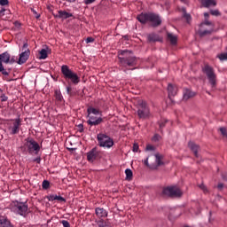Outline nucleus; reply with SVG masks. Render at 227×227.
<instances>
[{
	"instance_id": "nucleus-1",
	"label": "nucleus",
	"mask_w": 227,
	"mask_h": 227,
	"mask_svg": "<svg viewBox=\"0 0 227 227\" xmlns=\"http://www.w3.org/2000/svg\"><path fill=\"white\" fill-rule=\"evenodd\" d=\"M119 63L121 68L125 72L126 70H130L132 67H136V63H137V59L132 56V51L129 50H124L120 51Z\"/></svg>"
},
{
	"instance_id": "nucleus-2",
	"label": "nucleus",
	"mask_w": 227,
	"mask_h": 227,
	"mask_svg": "<svg viewBox=\"0 0 227 227\" xmlns=\"http://www.w3.org/2000/svg\"><path fill=\"white\" fill-rule=\"evenodd\" d=\"M61 74L67 82H71L72 84L77 85L81 82V77L77 74V73L72 71L70 67L67 65L61 66Z\"/></svg>"
},
{
	"instance_id": "nucleus-3",
	"label": "nucleus",
	"mask_w": 227,
	"mask_h": 227,
	"mask_svg": "<svg viewBox=\"0 0 227 227\" xmlns=\"http://www.w3.org/2000/svg\"><path fill=\"white\" fill-rule=\"evenodd\" d=\"M28 155H38L40 153L41 146L35 138L27 137L25 139L24 145L22 147Z\"/></svg>"
},
{
	"instance_id": "nucleus-4",
	"label": "nucleus",
	"mask_w": 227,
	"mask_h": 227,
	"mask_svg": "<svg viewBox=\"0 0 227 227\" xmlns=\"http://www.w3.org/2000/svg\"><path fill=\"white\" fill-rule=\"evenodd\" d=\"M145 166H148L150 169H157L159 166H163L162 155L160 153L153 154L147 157L145 160Z\"/></svg>"
},
{
	"instance_id": "nucleus-5",
	"label": "nucleus",
	"mask_w": 227,
	"mask_h": 227,
	"mask_svg": "<svg viewBox=\"0 0 227 227\" xmlns=\"http://www.w3.org/2000/svg\"><path fill=\"white\" fill-rule=\"evenodd\" d=\"M29 207H27V204L26 202H19L14 201L11 204V210L12 212H14V214H18V215H22L23 217H26L27 215V210Z\"/></svg>"
},
{
	"instance_id": "nucleus-6",
	"label": "nucleus",
	"mask_w": 227,
	"mask_h": 227,
	"mask_svg": "<svg viewBox=\"0 0 227 227\" xmlns=\"http://www.w3.org/2000/svg\"><path fill=\"white\" fill-rule=\"evenodd\" d=\"M97 140L101 148H113L114 146V141L106 133H98Z\"/></svg>"
},
{
	"instance_id": "nucleus-7",
	"label": "nucleus",
	"mask_w": 227,
	"mask_h": 227,
	"mask_svg": "<svg viewBox=\"0 0 227 227\" xmlns=\"http://www.w3.org/2000/svg\"><path fill=\"white\" fill-rule=\"evenodd\" d=\"M203 72L206 74L211 88L213 90L215 89L217 86V74H215L214 68L210 66H205L203 67Z\"/></svg>"
},
{
	"instance_id": "nucleus-8",
	"label": "nucleus",
	"mask_w": 227,
	"mask_h": 227,
	"mask_svg": "<svg viewBox=\"0 0 227 227\" xmlns=\"http://www.w3.org/2000/svg\"><path fill=\"white\" fill-rule=\"evenodd\" d=\"M20 127H22V120L20 118L11 120V122L8 123V130L11 136L19 134L20 132Z\"/></svg>"
},
{
	"instance_id": "nucleus-9",
	"label": "nucleus",
	"mask_w": 227,
	"mask_h": 227,
	"mask_svg": "<svg viewBox=\"0 0 227 227\" xmlns=\"http://www.w3.org/2000/svg\"><path fill=\"white\" fill-rule=\"evenodd\" d=\"M143 19L144 22L145 20L151 22V26L153 27H159V26L162 24V20H160V17L154 13H144Z\"/></svg>"
},
{
	"instance_id": "nucleus-10",
	"label": "nucleus",
	"mask_w": 227,
	"mask_h": 227,
	"mask_svg": "<svg viewBox=\"0 0 227 227\" xmlns=\"http://www.w3.org/2000/svg\"><path fill=\"white\" fill-rule=\"evenodd\" d=\"M162 194L169 198H180L182 191L176 186H168L162 190Z\"/></svg>"
},
{
	"instance_id": "nucleus-11",
	"label": "nucleus",
	"mask_w": 227,
	"mask_h": 227,
	"mask_svg": "<svg viewBox=\"0 0 227 227\" xmlns=\"http://www.w3.org/2000/svg\"><path fill=\"white\" fill-rule=\"evenodd\" d=\"M205 26H212V22L206 20L203 23L200 24V28L199 29V34L200 36H205V35H210L214 31V28L205 29Z\"/></svg>"
},
{
	"instance_id": "nucleus-12",
	"label": "nucleus",
	"mask_w": 227,
	"mask_h": 227,
	"mask_svg": "<svg viewBox=\"0 0 227 227\" xmlns=\"http://www.w3.org/2000/svg\"><path fill=\"white\" fill-rule=\"evenodd\" d=\"M89 120L87 121L88 125L90 127H97V125H100L104 119L102 117H97L95 115H88Z\"/></svg>"
},
{
	"instance_id": "nucleus-13",
	"label": "nucleus",
	"mask_w": 227,
	"mask_h": 227,
	"mask_svg": "<svg viewBox=\"0 0 227 227\" xmlns=\"http://www.w3.org/2000/svg\"><path fill=\"white\" fill-rule=\"evenodd\" d=\"M98 155H100L98 150L97 149V147H94L91 149V151L87 153V160L89 162H94V160H97V159L98 158Z\"/></svg>"
},
{
	"instance_id": "nucleus-14",
	"label": "nucleus",
	"mask_w": 227,
	"mask_h": 227,
	"mask_svg": "<svg viewBox=\"0 0 227 227\" xmlns=\"http://www.w3.org/2000/svg\"><path fill=\"white\" fill-rule=\"evenodd\" d=\"M30 54L31 51H29V49H27L25 51L21 52L18 59V65H24V63L29 59Z\"/></svg>"
},
{
	"instance_id": "nucleus-15",
	"label": "nucleus",
	"mask_w": 227,
	"mask_h": 227,
	"mask_svg": "<svg viewBox=\"0 0 227 227\" xmlns=\"http://www.w3.org/2000/svg\"><path fill=\"white\" fill-rule=\"evenodd\" d=\"M12 17V11L10 9H5L2 7L0 10V18L2 20H8Z\"/></svg>"
},
{
	"instance_id": "nucleus-16",
	"label": "nucleus",
	"mask_w": 227,
	"mask_h": 227,
	"mask_svg": "<svg viewBox=\"0 0 227 227\" xmlns=\"http://www.w3.org/2000/svg\"><path fill=\"white\" fill-rule=\"evenodd\" d=\"M95 214L98 219H104L108 215L107 210H106L104 207H96Z\"/></svg>"
},
{
	"instance_id": "nucleus-17",
	"label": "nucleus",
	"mask_w": 227,
	"mask_h": 227,
	"mask_svg": "<svg viewBox=\"0 0 227 227\" xmlns=\"http://www.w3.org/2000/svg\"><path fill=\"white\" fill-rule=\"evenodd\" d=\"M95 223L98 227H111V223L109 220H104V218L96 219Z\"/></svg>"
},
{
	"instance_id": "nucleus-18",
	"label": "nucleus",
	"mask_w": 227,
	"mask_h": 227,
	"mask_svg": "<svg viewBox=\"0 0 227 227\" xmlns=\"http://www.w3.org/2000/svg\"><path fill=\"white\" fill-rule=\"evenodd\" d=\"M143 119L146 120L149 118H152V113H150V107H148V105L146 104V102L143 103Z\"/></svg>"
},
{
	"instance_id": "nucleus-19",
	"label": "nucleus",
	"mask_w": 227,
	"mask_h": 227,
	"mask_svg": "<svg viewBox=\"0 0 227 227\" xmlns=\"http://www.w3.org/2000/svg\"><path fill=\"white\" fill-rule=\"evenodd\" d=\"M204 8H212L217 6V2L215 0H200Z\"/></svg>"
},
{
	"instance_id": "nucleus-20",
	"label": "nucleus",
	"mask_w": 227,
	"mask_h": 227,
	"mask_svg": "<svg viewBox=\"0 0 227 227\" xmlns=\"http://www.w3.org/2000/svg\"><path fill=\"white\" fill-rule=\"evenodd\" d=\"M88 115L94 114L95 116H102V111L99 108H95L93 106H89L87 109Z\"/></svg>"
},
{
	"instance_id": "nucleus-21",
	"label": "nucleus",
	"mask_w": 227,
	"mask_h": 227,
	"mask_svg": "<svg viewBox=\"0 0 227 227\" xmlns=\"http://www.w3.org/2000/svg\"><path fill=\"white\" fill-rule=\"evenodd\" d=\"M58 19H70V17H74V14L67 12V11H59L58 14L55 16Z\"/></svg>"
},
{
	"instance_id": "nucleus-22",
	"label": "nucleus",
	"mask_w": 227,
	"mask_h": 227,
	"mask_svg": "<svg viewBox=\"0 0 227 227\" xmlns=\"http://www.w3.org/2000/svg\"><path fill=\"white\" fill-rule=\"evenodd\" d=\"M10 58H11V55L9 54L8 51H5V52L0 54V63H1V65H3V63H5V65H9Z\"/></svg>"
},
{
	"instance_id": "nucleus-23",
	"label": "nucleus",
	"mask_w": 227,
	"mask_h": 227,
	"mask_svg": "<svg viewBox=\"0 0 227 227\" xmlns=\"http://www.w3.org/2000/svg\"><path fill=\"white\" fill-rule=\"evenodd\" d=\"M188 146L192 152H193L195 157H200V154H198V152H200V145H196L194 142H189Z\"/></svg>"
},
{
	"instance_id": "nucleus-24",
	"label": "nucleus",
	"mask_w": 227,
	"mask_h": 227,
	"mask_svg": "<svg viewBox=\"0 0 227 227\" xmlns=\"http://www.w3.org/2000/svg\"><path fill=\"white\" fill-rule=\"evenodd\" d=\"M0 227H13V225L7 217L0 216Z\"/></svg>"
},
{
	"instance_id": "nucleus-25",
	"label": "nucleus",
	"mask_w": 227,
	"mask_h": 227,
	"mask_svg": "<svg viewBox=\"0 0 227 227\" xmlns=\"http://www.w3.org/2000/svg\"><path fill=\"white\" fill-rule=\"evenodd\" d=\"M168 98H171V97H175V95H176V91H178V89L176 86H173V84L169 83L168 85Z\"/></svg>"
},
{
	"instance_id": "nucleus-26",
	"label": "nucleus",
	"mask_w": 227,
	"mask_h": 227,
	"mask_svg": "<svg viewBox=\"0 0 227 227\" xmlns=\"http://www.w3.org/2000/svg\"><path fill=\"white\" fill-rule=\"evenodd\" d=\"M147 40L148 42H162V38H160L159 35L153 33L147 35Z\"/></svg>"
},
{
	"instance_id": "nucleus-27",
	"label": "nucleus",
	"mask_w": 227,
	"mask_h": 227,
	"mask_svg": "<svg viewBox=\"0 0 227 227\" xmlns=\"http://www.w3.org/2000/svg\"><path fill=\"white\" fill-rule=\"evenodd\" d=\"M167 36H168V40H169V42H170V43H172V45H176V42L178 41V37H176V35H175L171 33H168Z\"/></svg>"
},
{
	"instance_id": "nucleus-28",
	"label": "nucleus",
	"mask_w": 227,
	"mask_h": 227,
	"mask_svg": "<svg viewBox=\"0 0 227 227\" xmlns=\"http://www.w3.org/2000/svg\"><path fill=\"white\" fill-rule=\"evenodd\" d=\"M196 95V93L186 90L184 93V100H189V98H192V97H194Z\"/></svg>"
},
{
	"instance_id": "nucleus-29",
	"label": "nucleus",
	"mask_w": 227,
	"mask_h": 227,
	"mask_svg": "<svg viewBox=\"0 0 227 227\" xmlns=\"http://www.w3.org/2000/svg\"><path fill=\"white\" fill-rule=\"evenodd\" d=\"M39 54H40L39 59H47V58H48L47 50L42 49L39 51Z\"/></svg>"
},
{
	"instance_id": "nucleus-30",
	"label": "nucleus",
	"mask_w": 227,
	"mask_h": 227,
	"mask_svg": "<svg viewBox=\"0 0 227 227\" xmlns=\"http://www.w3.org/2000/svg\"><path fill=\"white\" fill-rule=\"evenodd\" d=\"M125 175H126V180H128V181L132 180L133 173L130 168H127L125 170Z\"/></svg>"
},
{
	"instance_id": "nucleus-31",
	"label": "nucleus",
	"mask_w": 227,
	"mask_h": 227,
	"mask_svg": "<svg viewBox=\"0 0 227 227\" xmlns=\"http://www.w3.org/2000/svg\"><path fill=\"white\" fill-rule=\"evenodd\" d=\"M183 12H184V17L186 20V22H188V24H189L192 18L191 17V14L187 13L185 9H183Z\"/></svg>"
},
{
	"instance_id": "nucleus-32",
	"label": "nucleus",
	"mask_w": 227,
	"mask_h": 227,
	"mask_svg": "<svg viewBox=\"0 0 227 227\" xmlns=\"http://www.w3.org/2000/svg\"><path fill=\"white\" fill-rule=\"evenodd\" d=\"M42 187L44 189V191H47V189L51 188V183L48 180H44L43 181Z\"/></svg>"
},
{
	"instance_id": "nucleus-33",
	"label": "nucleus",
	"mask_w": 227,
	"mask_h": 227,
	"mask_svg": "<svg viewBox=\"0 0 227 227\" xmlns=\"http://www.w3.org/2000/svg\"><path fill=\"white\" fill-rule=\"evenodd\" d=\"M168 120L163 119L159 122V127H160V132H162V129H164L166 127V123H168Z\"/></svg>"
},
{
	"instance_id": "nucleus-34",
	"label": "nucleus",
	"mask_w": 227,
	"mask_h": 227,
	"mask_svg": "<svg viewBox=\"0 0 227 227\" xmlns=\"http://www.w3.org/2000/svg\"><path fill=\"white\" fill-rule=\"evenodd\" d=\"M67 93L69 95V97H75V91L72 90L71 86L67 87Z\"/></svg>"
},
{
	"instance_id": "nucleus-35",
	"label": "nucleus",
	"mask_w": 227,
	"mask_h": 227,
	"mask_svg": "<svg viewBox=\"0 0 227 227\" xmlns=\"http://www.w3.org/2000/svg\"><path fill=\"white\" fill-rule=\"evenodd\" d=\"M55 98H56V100H59V102H61V100H63V96L61 95V91L55 90Z\"/></svg>"
},
{
	"instance_id": "nucleus-36",
	"label": "nucleus",
	"mask_w": 227,
	"mask_h": 227,
	"mask_svg": "<svg viewBox=\"0 0 227 227\" xmlns=\"http://www.w3.org/2000/svg\"><path fill=\"white\" fill-rule=\"evenodd\" d=\"M59 201V203H67V199L59 196V195H55V201Z\"/></svg>"
},
{
	"instance_id": "nucleus-37",
	"label": "nucleus",
	"mask_w": 227,
	"mask_h": 227,
	"mask_svg": "<svg viewBox=\"0 0 227 227\" xmlns=\"http://www.w3.org/2000/svg\"><path fill=\"white\" fill-rule=\"evenodd\" d=\"M15 63H19V60L16 56L9 58V65H13Z\"/></svg>"
},
{
	"instance_id": "nucleus-38",
	"label": "nucleus",
	"mask_w": 227,
	"mask_h": 227,
	"mask_svg": "<svg viewBox=\"0 0 227 227\" xmlns=\"http://www.w3.org/2000/svg\"><path fill=\"white\" fill-rule=\"evenodd\" d=\"M162 137H160V135L159 134H155L153 138L152 141H153V143H159V140L161 139Z\"/></svg>"
},
{
	"instance_id": "nucleus-39",
	"label": "nucleus",
	"mask_w": 227,
	"mask_h": 227,
	"mask_svg": "<svg viewBox=\"0 0 227 227\" xmlns=\"http://www.w3.org/2000/svg\"><path fill=\"white\" fill-rule=\"evenodd\" d=\"M218 58L221 61H225V59H227V53H221L218 55Z\"/></svg>"
},
{
	"instance_id": "nucleus-40",
	"label": "nucleus",
	"mask_w": 227,
	"mask_h": 227,
	"mask_svg": "<svg viewBox=\"0 0 227 227\" xmlns=\"http://www.w3.org/2000/svg\"><path fill=\"white\" fill-rule=\"evenodd\" d=\"M220 132H221L222 136H223V137H227V129H226V128H224V127L220 128Z\"/></svg>"
},
{
	"instance_id": "nucleus-41",
	"label": "nucleus",
	"mask_w": 227,
	"mask_h": 227,
	"mask_svg": "<svg viewBox=\"0 0 227 227\" xmlns=\"http://www.w3.org/2000/svg\"><path fill=\"white\" fill-rule=\"evenodd\" d=\"M10 4L9 0H0V6H8Z\"/></svg>"
},
{
	"instance_id": "nucleus-42",
	"label": "nucleus",
	"mask_w": 227,
	"mask_h": 227,
	"mask_svg": "<svg viewBox=\"0 0 227 227\" xmlns=\"http://www.w3.org/2000/svg\"><path fill=\"white\" fill-rule=\"evenodd\" d=\"M211 15H214L215 17H219L221 13L219 12V10H211L210 11Z\"/></svg>"
},
{
	"instance_id": "nucleus-43",
	"label": "nucleus",
	"mask_w": 227,
	"mask_h": 227,
	"mask_svg": "<svg viewBox=\"0 0 227 227\" xmlns=\"http://www.w3.org/2000/svg\"><path fill=\"white\" fill-rule=\"evenodd\" d=\"M146 152H154L155 151V146L152 145H148L145 148Z\"/></svg>"
},
{
	"instance_id": "nucleus-44",
	"label": "nucleus",
	"mask_w": 227,
	"mask_h": 227,
	"mask_svg": "<svg viewBox=\"0 0 227 227\" xmlns=\"http://www.w3.org/2000/svg\"><path fill=\"white\" fill-rule=\"evenodd\" d=\"M60 223H61L63 227H71L70 223L67 220H62V221H60Z\"/></svg>"
},
{
	"instance_id": "nucleus-45",
	"label": "nucleus",
	"mask_w": 227,
	"mask_h": 227,
	"mask_svg": "<svg viewBox=\"0 0 227 227\" xmlns=\"http://www.w3.org/2000/svg\"><path fill=\"white\" fill-rule=\"evenodd\" d=\"M200 189L203 191V192H208V190L207 189V186H205L203 184H199Z\"/></svg>"
},
{
	"instance_id": "nucleus-46",
	"label": "nucleus",
	"mask_w": 227,
	"mask_h": 227,
	"mask_svg": "<svg viewBox=\"0 0 227 227\" xmlns=\"http://www.w3.org/2000/svg\"><path fill=\"white\" fill-rule=\"evenodd\" d=\"M97 0H83L84 4H93Z\"/></svg>"
},
{
	"instance_id": "nucleus-47",
	"label": "nucleus",
	"mask_w": 227,
	"mask_h": 227,
	"mask_svg": "<svg viewBox=\"0 0 227 227\" xmlns=\"http://www.w3.org/2000/svg\"><path fill=\"white\" fill-rule=\"evenodd\" d=\"M95 42V38L93 37H87L86 43H93Z\"/></svg>"
},
{
	"instance_id": "nucleus-48",
	"label": "nucleus",
	"mask_w": 227,
	"mask_h": 227,
	"mask_svg": "<svg viewBox=\"0 0 227 227\" xmlns=\"http://www.w3.org/2000/svg\"><path fill=\"white\" fill-rule=\"evenodd\" d=\"M55 198H56V195L51 194V195H49V196L47 197V200H48L49 201H55Z\"/></svg>"
},
{
	"instance_id": "nucleus-49",
	"label": "nucleus",
	"mask_w": 227,
	"mask_h": 227,
	"mask_svg": "<svg viewBox=\"0 0 227 227\" xmlns=\"http://www.w3.org/2000/svg\"><path fill=\"white\" fill-rule=\"evenodd\" d=\"M137 20L139 21L140 24H143V12H141L137 17Z\"/></svg>"
},
{
	"instance_id": "nucleus-50",
	"label": "nucleus",
	"mask_w": 227,
	"mask_h": 227,
	"mask_svg": "<svg viewBox=\"0 0 227 227\" xmlns=\"http://www.w3.org/2000/svg\"><path fill=\"white\" fill-rule=\"evenodd\" d=\"M33 162H36V164H40L42 162V157L38 156L37 158L33 160Z\"/></svg>"
},
{
	"instance_id": "nucleus-51",
	"label": "nucleus",
	"mask_w": 227,
	"mask_h": 227,
	"mask_svg": "<svg viewBox=\"0 0 227 227\" xmlns=\"http://www.w3.org/2000/svg\"><path fill=\"white\" fill-rule=\"evenodd\" d=\"M139 150V145L137 144L133 145V152H138Z\"/></svg>"
},
{
	"instance_id": "nucleus-52",
	"label": "nucleus",
	"mask_w": 227,
	"mask_h": 227,
	"mask_svg": "<svg viewBox=\"0 0 227 227\" xmlns=\"http://www.w3.org/2000/svg\"><path fill=\"white\" fill-rule=\"evenodd\" d=\"M137 114H138V117H139V118H143V110L139 109V110L137 111Z\"/></svg>"
},
{
	"instance_id": "nucleus-53",
	"label": "nucleus",
	"mask_w": 227,
	"mask_h": 227,
	"mask_svg": "<svg viewBox=\"0 0 227 227\" xmlns=\"http://www.w3.org/2000/svg\"><path fill=\"white\" fill-rule=\"evenodd\" d=\"M1 98H2V102H6V100H8V97H6L4 95L2 96Z\"/></svg>"
},
{
	"instance_id": "nucleus-54",
	"label": "nucleus",
	"mask_w": 227,
	"mask_h": 227,
	"mask_svg": "<svg viewBox=\"0 0 227 227\" xmlns=\"http://www.w3.org/2000/svg\"><path fill=\"white\" fill-rule=\"evenodd\" d=\"M223 187H224V184L223 183L218 184V185H217L218 189L221 190V189H223Z\"/></svg>"
},
{
	"instance_id": "nucleus-55",
	"label": "nucleus",
	"mask_w": 227,
	"mask_h": 227,
	"mask_svg": "<svg viewBox=\"0 0 227 227\" xmlns=\"http://www.w3.org/2000/svg\"><path fill=\"white\" fill-rule=\"evenodd\" d=\"M204 17H205V19L207 20V19H208V17H210V15L208 14V12H205L204 13Z\"/></svg>"
},
{
	"instance_id": "nucleus-56",
	"label": "nucleus",
	"mask_w": 227,
	"mask_h": 227,
	"mask_svg": "<svg viewBox=\"0 0 227 227\" xmlns=\"http://www.w3.org/2000/svg\"><path fill=\"white\" fill-rule=\"evenodd\" d=\"M27 47H28L27 43H25L23 44V49H27Z\"/></svg>"
},
{
	"instance_id": "nucleus-57",
	"label": "nucleus",
	"mask_w": 227,
	"mask_h": 227,
	"mask_svg": "<svg viewBox=\"0 0 227 227\" xmlns=\"http://www.w3.org/2000/svg\"><path fill=\"white\" fill-rule=\"evenodd\" d=\"M67 3H75L76 0H66Z\"/></svg>"
},
{
	"instance_id": "nucleus-58",
	"label": "nucleus",
	"mask_w": 227,
	"mask_h": 227,
	"mask_svg": "<svg viewBox=\"0 0 227 227\" xmlns=\"http://www.w3.org/2000/svg\"><path fill=\"white\" fill-rule=\"evenodd\" d=\"M181 3H185V0H180Z\"/></svg>"
},
{
	"instance_id": "nucleus-59",
	"label": "nucleus",
	"mask_w": 227,
	"mask_h": 227,
	"mask_svg": "<svg viewBox=\"0 0 227 227\" xmlns=\"http://www.w3.org/2000/svg\"><path fill=\"white\" fill-rule=\"evenodd\" d=\"M79 127H82V124H80Z\"/></svg>"
}]
</instances>
